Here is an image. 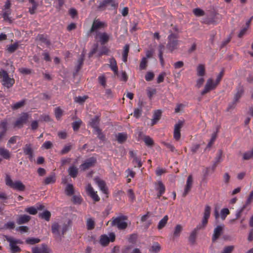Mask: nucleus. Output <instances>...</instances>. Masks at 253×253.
Instances as JSON below:
<instances>
[{
    "instance_id": "1",
    "label": "nucleus",
    "mask_w": 253,
    "mask_h": 253,
    "mask_svg": "<svg viewBox=\"0 0 253 253\" xmlns=\"http://www.w3.org/2000/svg\"><path fill=\"white\" fill-rule=\"evenodd\" d=\"M70 221H68L67 223H64L62 225H60L58 222H53L51 226V230L52 234L55 238L63 236L69 228V223Z\"/></svg>"
},
{
    "instance_id": "2",
    "label": "nucleus",
    "mask_w": 253,
    "mask_h": 253,
    "mask_svg": "<svg viewBox=\"0 0 253 253\" xmlns=\"http://www.w3.org/2000/svg\"><path fill=\"white\" fill-rule=\"evenodd\" d=\"M5 180L6 185L11 188L19 191H24L25 190V185L20 180L13 182L10 177L8 175H6Z\"/></svg>"
},
{
    "instance_id": "3",
    "label": "nucleus",
    "mask_w": 253,
    "mask_h": 253,
    "mask_svg": "<svg viewBox=\"0 0 253 253\" xmlns=\"http://www.w3.org/2000/svg\"><path fill=\"white\" fill-rule=\"evenodd\" d=\"M127 219L126 216H120L116 217H113L111 221L112 226L117 227L119 230H124L127 226V223L125 221Z\"/></svg>"
},
{
    "instance_id": "4",
    "label": "nucleus",
    "mask_w": 253,
    "mask_h": 253,
    "mask_svg": "<svg viewBox=\"0 0 253 253\" xmlns=\"http://www.w3.org/2000/svg\"><path fill=\"white\" fill-rule=\"evenodd\" d=\"M178 36L177 34L171 33L168 37V43L166 47L172 52L174 50L177 48L179 41L177 40Z\"/></svg>"
},
{
    "instance_id": "5",
    "label": "nucleus",
    "mask_w": 253,
    "mask_h": 253,
    "mask_svg": "<svg viewBox=\"0 0 253 253\" xmlns=\"http://www.w3.org/2000/svg\"><path fill=\"white\" fill-rule=\"evenodd\" d=\"M4 237L5 239L9 242L10 249L11 253H16L21 252V249L17 246V244H21L22 242L20 240L15 239L11 237H9L7 235H4Z\"/></svg>"
},
{
    "instance_id": "6",
    "label": "nucleus",
    "mask_w": 253,
    "mask_h": 253,
    "mask_svg": "<svg viewBox=\"0 0 253 253\" xmlns=\"http://www.w3.org/2000/svg\"><path fill=\"white\" fill-rule=\"evenodd\" d=\"M0 78L2 79V84L8 88L11 87L15 83L14 79L9 78L7 72L4 70L0 71Z\"/></svg>"
},
{
    "instance_id": "7",
    "label": "nucleus",
    "mask_w": 253,
    "mask_h": 253,
    "mask_svg": "<svg viewBox=\"0 0 253 253\" xmlns=\"http://www.w3.org/2000/svg\"><path fill=\"white\" fill-rule=\"evenodd\" d=\"M108 5H110L111 7L115 8L117 6V3H115L114 0H103L99 1L97 7V10L104 11L106 9Z\"/></svg>"
},
{
    "instance_id": "8",
    "label": "nucleus",
    "mask_w": 253,
    "mask_h": 253,
    "mask_svg": "<svg viewBox=\"0 0 253 253\" xmlns=\"http://www.w3.org/2000/svg\"><path fill=\"white\" fill-rule=\"evenodd\" d=\"M107 26V24L104 22L100 21L98 19H94L92 22L91 27L89 31L90 33L97 31L99 29L104 28Z\"/></svg>"
},
{
    "instance_id": "9",
    "label": "nucleus",
    "mask_w": 253,
    "mask_h": 253,
    "mask_svg": "<svg viewBox=\"0 0 253 253\" xmlns=\"http://www.w3.org/2000/svg\"><path fill=\"white\" fill-rule=\"evenodd\" d=\"M216 84L213 83L211 79H209L205 85L204 89L201 92V94L203 95L208 93L211 90L214 89L216 87Z\"/></svg>"
},
{
    "instance_id": "10",
    "label": "nucleus",
    "mask_w": 253,
    "mask_h": 253,
    "mask_svg": "<svg viewBox=\"0 0 253 253\" xmlns=\"http://www.w3.org/2000/svg\"><path fill=\"white\" fill-rule=\"evenodd\" d=\"M96 159L93 157L86 159L81 166L83 170H85L91 167H93L96 164Z\"/></svg>"
},
{
    "instance_id": "11",
    "label": "nucleus",
    "mask_w": 253,
    "mask_h": 253,
    "mask_svg": "<svg viewBox=\"0 0 253 253\" xmlns=\"http://www.w3.org/2000/svg\"><path fill=\"white\" fill-rule=\"evenodd\" d=\"M28 114L27 113H23V115L17 119L14 126V127L21 128L23 125L27 123L28 119Z\"/></svg>"
},
{
    "instance_id": "12",
    "label": "nucleus",
    "mask_w": 253,
    "mask_h": 253,
    "mask_svg": "<svg viewBox=\"0 0 253 253\" xmlns=\"http://www.w3.org/2000/svg\"><path fill=\"white\" fill-rule=\"evenodd\" d=\"M183 125V123L182 121H179L177 124L174 125L173 131V137L176 140H178L180 138L181 133L180 129Z\"/></svg>"
},
{
    "instance_id": "13",
    "label": "nucleus",
    "mask_w": 253,
    "mask_h": 253,
    "mask_svg": "<svg viewBox=\"0 0 253 253\" xmlns=\"http://www.w3.org/2000/svg\"><path fill=\"white\" fill-rule=\"evenodd\" d=\"M86 191L88 195L91 197L94 202H98L100 200V198L96 194L97 192L93 190V189L90 184H88L86 188Z\"/></svg>"
},
{
    "instance_id": "14",
    "label": "nucleus",
    "mask_w": 253,
    "mask_h": 253,
    "mask_svg": "<svg viewBox=\"0 0 253 253\" xmlns=\"http://www.w3.org/2000/svg\"><path fill=\"white\" fill-rule=\"evenodd\" d=\"M193 183V178L191 175H188L187 181H186V184L185 186L184 191L182 194L183 197H185L188 192L191 190V188L192 187Z\"/></svg>"
},
{
    "instance_id": "15",
    "label": "nucleus",
    "mask_w": 253,
    "mask_h": 253,
    "mask_svg": "<svg viewBox=\"0 0 253 253\" xmlns=\"http://www.w3.org/2000/svg\"><path fill=\"white\" fill-rule=\"evenodd\" d=\"M223 228V226L221 225H218L215 228H214L213 230V234L211 239L213 242H215L222 234Z\"/></svg>"
},
{
    "instance_id": "16",
    "label": "nucleus",
    "mask_w": 253,
    "mask_h": 253,
    "mask_svg": "<svg viewBox=\"0 0 253 253\" xmlns=\"http://www.w3.org/2000/svg\"><path fill=\"white\" fill-rule=\"evenodd\" d=\"M31 218V217L27 214L19 215L16 219V223L19 225L25 224L28 222Z\"/></svg>"
},
{
    "instance_id": "17",
    "label": "nucleus",
    "mask_w": 253,
    "mask_h": 253,
    "mask_svg": "<svg viewBox=\"0 0 253 253\" xmlns=\"http://www.w3.org/2000/svg\"><path fill=\"white\" fill-rule=\"evenodd\" d=\"M138 107L135 108L133 112V116L135 118H139L142 114V107L144 106L143 102L141 101H139L137 103Z\"/></svg>"
},
{
    "instance_id": "18",
    "label": "nucleus",
    "mask_w": 253,
    "mask_h": 253,
    "mask_svg": "<svg viewBox=\"0 0 253 253\" xmlns=\"http://www.w3.org/2000/svg\"><path fill=\"white\" fill-rule=\"evenodd\" d=\"M23 152L25 155H28L30 161H32L34 157V154L33 150L31 147V144H26L23 148Z\"/></svg>"
},
{
    "instance_id": "19",
    "label": "nucleus",
    "mask_w": 253,
    "mask_h": 253,
    "mask_svg": "<svg viewBox=\"0 0 253 253\" xmlns=\"http://www.w3.org/2000/svg\"><path fill=\"white\" fill-rule=\"evenodd\" d=\"M94 180L95 183L98 185L100 189L104 193L107 194V189L106 187V183L105 181L99 177H95L94 178Z\"/></svg>"
},
{
    "instance_id": "20",
    "label": "nucleus",
    "mask_w": 253,
    "mask_h": 253,
    "mask_svg": "<svg viewBox=\"0 0 253 253\" xmlns=\"http://www.w3.org/2000/svg\"><path fill=\"white\" fill-rule=\"evenodd\" d=\"M162 111L161 110H155L153 115V119L151 125L154 126L161 119L162 116Z\"/></svg>"
},
{
    "instance_id": "21",
    "label": "nucleus",
    "mask_w": 253,
    "mask_h": 253,
    "mask_svg": "<svg viewBox=\"0 0 253 253\" xmlns=\"http://www.w3.org/2000/svg\"><path fill=\"white\" fill-rule=\"evenodd\" d=\"M49 250L45 244H42L40 248H35L32 253H49Z\"/></svg>"
},
{
    "instance_id": "22",
    "label": "nucleus",
    "mask_w": 253,
    "mask_h": 253,
    "mask_svg": "<svg viewBox=\"0 0 253 253\" xmlns=\"http://www.w3.org/2000/svg\"><path fill=\"white\" fill-rule=\"evenodd\" d=\"M97 35L99 36V42L102 45L106 44L109 41L110 36L105 32L99 33Z\"/></svg>"
},
{
    "instance_id": "23",
    "label": "nucleus",
    "mask_w": 253,
    "mask_h": 253,
    "mask_svg": "<svg viewBox=\"0 0 253 253\" xmlns=\"http://www.w3.org/2000/svg\"><path fill=\"white\" fill-rule=\"evenodd\" d=\"M36 40L44 43L47 46H49L51 44L50 41L47 38V36L43 34H39L37 36Z\"/></svg>"
},
{
    "instance_id": "24",
    "label": "nucleus",
    "mask_w": 253,
    "mask_h": 253,
    "mask_svg": "<svg viewBox=\"0 0 253 253\" xmlns=\"http://www.w3.org/2000/svg\"><path fill=\"white\" fill-rule=\"evenodd\" d=\"M100 123L99 117L98 116H95L93 118H91L89 121V125L95 129L98 128V126Z\"/></svg>"
},
{
    "instance_id": "25",
    "label": "nucleus",
    "mask_w": 253,
    "mask_h": 253,
    "mask_svg": "<svg viewBox=\"0 0 253 253\" xmlns=\"http://www.w3.org/2000/svg\"><path fill=\"white\" fill-rule=\"evenodd\" d=\"M110 65H109L111 70L114 72L115 75H117L118 72L117 62L115 59L112 57L109 59Z\"/></svg>"
},
{
    "instance_id": "26",
    "label": "nucleus",
    "mask_w": 253,
    "mask_h": 253,
    "mask_svg": "<svg viewBox=\"0 0 253 253\" xmlns=\"http://www.w3.org/2000/svg\"><path fill=\"white\" fill-rule=\"evenodd\" d=\"M56 181L55 174L51 173L49 175L46 177L43 181V184L45 185L51 183H54Z\"/></svg>"
},
{
    "instance_id": "27",
    "label": "nucleus",
    "mask_w": 253,
    "mask_h": 253,
    "mask_svg": "<svg viewBox=\"0 0 253 253\" xmlns=\"http://www.w3.org/2000/svg\"><path fill=\"white\" fill-rule=\"evenodd\" d=\"M0 156L3 159L9 160L11 157V155L9 151L3 147H0Z\"/></svg>"
},
{
    "instance_id": "28",
    "label": "nucleus",
    "mask_w": 253,
    "mask_h": 253,
    "mask_svg": "<svg viewBox=\"0 0 253 253\" xmlns=\"http://www.w3.org/2000/svg\"><path fill=\"white\" fill-rule=\"evenodd\" d=\"M244 88L243 86H239L237 88V92L235 94L233 98V100L235 101L238 102L240 98L241 97L242 95L244 92Z\"/></svg>"
},
{
    "instance_id": "29",
    "label": "nucleus",
    "mask_w": 253,
    "mask_h": 253,
    "mask_svg": "<svg viewBox=\"0 0 253 253\" xmlns=\"http://www.w3.org/2000/svg\"><path fill=\"white\" fill-rule=\"evenodd\" d=\"M84 61V55L81 54L80 57L78 59L77 65L75 67L76 73H78V72L82 69Z\"/></svg>"
},
{
    "instance_id": "30",
    "label": "nucleus",
    "mask_w": 253,
    "mask_h": 253,
    "mask_svg": "<svg viewBox=\"0 0 253 253\" xmlns=\"http://www.w3.org/2000/svg\"><path fill=\"white\" fill-rule=\"evenodd\" d=\"M182 230V226L180 224H177L175 227L172 235V238L174 239L178 237Z\"/></svg>"
},
{
    "instance_id": "31",
    "label": "nucleus",
    "mask_w": 253,
    "mask_h": 253,
    "mask_svg": "<svg viewBox=\"0 0 253 253\" xmlns=\"http://www.w3.org/2000/svg\"><path fill=\"white\" fill-rule=\"evenodd\" d=\"M68 171L69 175L72 178H76L77 176L78 169L74 166L69 167Z\"/></svg>"
},
{
    "instance_id": "32",
    "label": "nucleus",
    "mask_w": 253,
    "mask_h": 253,
    "mask_svg": "<svg viewBox=\"0 0 253 253\" xmlns=\"http://www.w3.org/2000/svg\"><path fill=\"white\" fill-rule=\"evenodd\" d=\"M39 216L42 219H44L46 221H48L51 217V213L49 211L45 210L43 212L39 214Z\"/></svg>"
},
{
    "instance_id": "33",
    "label": "nucleus",
    "mask_w": 253,
    "mask_h": 253,
    "mask_svg": "<svg viewBox=\"0 0 253 253\" xmlns=\"http://www.w3.org/2000/svg\"><path fill=\"white\" fill-rule=\"evenodd\" d=\"M164 49V45L162 44H160L158 46V56L160 62L162 66L164 65V60L163 57V50Z\"/></svg>"
},
{
    "instance_id": "34",
    "label": "nucleus",
    "mask_w": 253,
    "mask_h": 253,
    "mask_svg": "<svg viewBox=\"0 0 253 253\" xmlns=\"http://www.w3.org/2000/svg\"><path fill=\"white\" fill-rule=\"evenodd\" d=\"M206 73L205 66L203 64H199L197 67V74L199 77H203Z\"/></svg>"
},
{
    "instance_id": "35",
    "label": "nucleus",
    "mask_w": 253,
    "mask_h": 253,
    "mask_svg": "<svg viewBox=\"0 0 253 253\" xmlns=\"http://www.w3.org/2000/svg\"><path fill=\"white\" fill-rule=\"evenodd\" d=\"M129 46L128 44H126L124 47L123 52L122 53L123 60L124 62L127 61L128 53L129 52Z\"/></svg>"
},
{
    "instance_id": "36",
    "label": "nucleus",
    "mask_w": 253,
    "mask_h": 253,
    "mask_svg": "<svg viewBox=\"0 0 253 253\" xmlns=\"http://www.w3.org/2000/svg\"><path fill=\"white\" fill-rule=\"evenodd\" d=\"M127 138V136L126 134L124 133H119L117 140L119 143L122 144L126 140Z\"/></svg>"
},
{
    "instance_id": "37",
    "label": "nucleus",
    "mask_w": 253,
    "mask_h": 253,
    "mask_svg": "<svg viewBox=\"0 0 253 253\" xmlns=\"http://www.w3.org/2000/svg\"><path fill=\"white\" fill-rule=\"evenodd\" d=\"M168 219L169 218L168 215H166L164 216V217L159 221L158 225V229H161L164 228L166 226Z\"/></svg>"
},
{
    "instance_id": "38",
    "label": "nucleus",
    "mask_w": 253,
    "mask_h": 253,
    "mask_svg": "<svg viewBox=\"0 0 253 253\" xmlns=\"http://www.w3.org/2000/svg\"><path fill=\"white\" fill-rule=\"evenodd\" d=\"M110 242L109 237L106 235H103L100 236V243L103 246H106Z\"/></svg>"
},
{
    "instance_id": "39",
    "label": "nucleus",
    "mask_w": 253,
    "mask_h": 253,
    "mask_svg": "<svg viewBox=\"0 0 253 253\" xmlns=\"http://www.w3.org/2000/svg\"><path fill=\"white\" fill-rule=\"evenodd\" d=\"M7 120L5 119L2 120L0 122V129H1V131L0 132L6 134V131L7 130Z\"/></svg>"
},
{
    "instance_id": "40",
    "label": "nucleus",
    "mask_w": 253,
    "mask_h": 253,
    "mask_svg": "<svg viewBox=\"0 0 253 253\" xmlns=\"http://www.w3.org/2000/svg\"><path fill=\"white\" fill-rule=\"evenodd\" d=\"M63 110L58 107L55 109L54 113L56 119L57 120H60L63 114Z\"/></svg>"
},
{
    "instance_id": "41",
    "label": "nucleus",
    "mask_w": 253,
    "mask_h": 253,
    "mask_svg": "<svg viewBox=\"0 0 253 253\" xmlns=\"http://www.w3.org/2000/svg\"><path fill=\"white\" fill-rule=\"evenodd\" d=\"M161 250V246L158 243H155L151 247L149 251L154 253H158Z\"/></svg>"
},
{
    "instance_id": "42",
    "label": "nucleus",
    "mask_w": 253,
    "mask_h": 253,
    "mask_svg": "<svg viewBox=\"0 0 253 253\" xmlns=\"http://www.w3.org/2000/svg\"><path fill=\"white\" fill-rule=\"evenodd\" d=\"M66 194L68 196H71L74 193L73 186L71 184H68L65 188Z\"/></svg>"
},
{
    "instance_id": "43",
    "label": "nucleus",
    "mask_w": 253,
    "mask_h": 253,
    "mask_svg": "<svg viewBox=\"0 0 253 253\" xmlns=\"http://www.w3.org/2000/svg\"><path fill=\"white\" fill-rule=\"evenodd\" d=\"M197 233L196 230H193L190 233L188 238V241L191 244H194L196 239Z\"/></svg>"
},
{
    "instance_id": "44",
    "label": "nucleus",
    "mask_w": 253,
    "mask_h": 253,
    "mask_svg": "<svg viewBox=\"0 0 253 253\" xmlns=\"http://www.w3.org/2000/svg\"><path fill=\"white\" fill-rule=\"evenodd\" d=\"M25 104V101L24 100H21L19 102H16L14 104L11 106V109L15 110L18 109L19 108L24 106Z\"/></svg>"
},
{
    "instance_id": "45",
    "label": "nucleus",
    "mask_w": 253,
    "mask_h": 253,
    "mask_svg": "<svg viewBox=\"0 0 253 253\" xmlns=\"http://www.w3.org/2000/svg\"><path fill=\"white\" fill-rule=\"evenodd\" d=\"M72 149V145L69 144L68 145H65L63 148L61 150L59 154L60 155H64L69 152Z\"/></svg>"
},
{
    "instance_id": "46",
    "label": "nucleus",
    "mask_w": 253,
    "mask_h": 253,
    "mask_svg": "<svg viewBox=\"0 0 253 253\" xmlns=\"http://www.w3.org/2000/svg\"><path fill=\"white\" fill-rule=\"evenodd\" d=\"M40 242V239L35 238H28L25 242L27 244L34 245Z\"/></svg>"
},
{
    "instance_id": "47",
    "label": "nucleus",
    "mask_w": 253,
    "mask_h": 253,
    "mask_svg": "<svg viewBox=\"0 0 253 253\" xmlns=\"http://www.w3.org/2000/svg\"><path fill=\"white\" fill-rule=\"evenodd\" d=\"M18 47V43H14L9 45H7V51L10 53L14 52Z\"/></svg>"
},
{
    "instance_id": "48",
    "label": "nucleus",
    "mask_w": 253,
    "mask_h": 253,
    "mask_svg": "<svg viewBox=\"0 0 253 253\" xmlns=\"http://www.w3.org/2000/svg\"><path fill=\"white\" fill-rule=\"evenodd\" d=\"M88 98L87 96H78L74 98V101L80 104H83L85 101V100Z\"/></svg>"
},
{
    "instance_id": "49",
    "label": "nucleus",
    "mask_w": 253,
    "mask_h": 253,
    "mask_svg": "<svg viewBox=\"0 0 253 253\" xmlns=\"http://www.w3.org/2000/svg\"><path fill=\"white\" fill-rule=\"evenodd\" d=\"M143 141L145 145L148 146H152L154 145V141L153 139L149 136H145L143 139Z\"/></svg>"
},
{
    "instance_id": "50",
    "label": "nucleus",
    "mask_w": 253,
    "mask_h": 253,
    "mask_svg": "<svg viewBox=\"0 0 253 253\" xmlns=\"http://www.w3.org/2000/svg\"><path fill=\"white\" fill-rule=\"evenodd\" d=\"M109 52V49L105 46H103L101 47V49L98 53L97 56L101 57L103 55H107Z\"/></svg>"
},
{
    "instance_id": "51",
    "label": "nucleus",
    "mask_w": 253,
    "mask_h": 253,
    "mask_svg": "<svg viewBox=\"0 0 253 253\" xmlns=\"http://www.w3.org/2000/svg\"><path fill=\"white\" fill-rule=\"evenodd\" d=\"M95 223L93 219L88 218L86 221V227L88 230H91L94 228Z\"/></svg>"
},
{
    "instance_id": "52",
    "label": "nucleus",
    "mask_w": 253,
    "mask_h": 253,
    "mask_svg": "<svg viewBox=\"0 0 253 253\" xmlns=\"http://www.w3.org/2000/svg\"><path fill=\"white\" fill-rule=\"evenodd\" d=\"M217 131H218V129L216 128V132H214L212 134L211 140H210V142L208 143L206 148H210L212 145L213 142L214 141V140L216 139Z\"/></svg>"
},
{
    "instance_id": "53",
    "label": "nucleus",
    "mask_w": 253,
    "mask_h": 253,
    "mask_svg": "<svg viewBox=\"0 0 253 253\" xmlns=\"http://www.w3.org/2000/svg\"><path fill=\"white\" fill-rule=\"evenodd\" d=\"M147 65V61L146 57H143L139 64V69L140 70L146 69Z\"/></svg>"
},
{
    "instance_id": "54",
    "label": "nucleus",
    "mask_w": 253,
    "mask_h": 253,
    "mask_svg": "<svg viewBox=\"0 0 253 253\" xmlns=\"http://www.w3.org/2000/svg\"><path fill=\"white\" fill-rule=\"evenodd\" d=\"M94 131L96 132L97 134V137L101 140H104L105 139V135L102 132L101 130L98 127L95 129H94Z\"/></svg>"
},
{
    "instance_id": "55",
    "label": "nucleus",
    "mask_w": 253,
    "mask_h": 253,
    "mask_svg": "<svg viewBox=\"0 0 253 253\" xmlns=\"http://www.w3.org/2000/svg\"><path fill=\"white\" fill-rule=\"evenodd\" d=\"M25 211L32 215H35L37 213V209L34 207H30L25 209Z\"/></svg>"
},
{
    "instance_id": "56",
    "label": "nucleus",
    "mask_w": 253,
    "mask_h": 253,
    "mask_svg": "<svg viewBox=\"0 0 253 253\" xmlns=\"http://www.w3.org/2000/svg\"><path fill=\"white\" fill-rule=\"evenodd\" d=\"M193 13L197 16H204L205 12L199 8H196L193 10Z\"/></svg>"
},
{
    "instance_id": "57",
    "label": "nucleus",
    "mask_w": 253,
    "mask_h": 253,
    "mask_svg": "<svg viewBox=\"0 0 253 253\" xmlns=\"http://www.w3.org/2000/svg\"><path fill=\"white\" fill-rule=\"evenodd\" d=\"M158 187L156 188V190L159 192L164 193L165 192V186L162 181H159L158 183Z\"/></svg>"
},
{
    "instance_id": "58",
    "label": "nucleus",
    "mask_w": 253,
    "mask_h": 253,
    "mask_svg": "<svg viewBox=\"0 0 253 253\" xmlns=\"http://www.w3.org/2000/svg\"><path fill=\"white\" fill-rule=\"evenodd\" d=\"M222 155V151L221 150L219 149L217 151V155L214 158V162L216 164H218L221 161V158Z\"/></svg>"
},
{
    "instance_id": "59",
    "label": "nucleus",
    "mask_w": 253,
    "mask_h": 253,
    "mask_svg": "<svg viewBox=\"0 0 253 253\" xmlns=\"http://www.w3.org/2000/svg\"><path fill=\"white\" fill-rule=\"evenodd\" d=\"M230 213L229 210L227 208H224L221 210V217L222 220H224L226 216Z\"/></svg>"
},
{
    "instance_id": "60",
    "label": "nucleus",
    "mask_w": 253,
    "mask_h": 253,
    "mask_svg": "<svg viewBox=\"0 0 253 253\" xmlns=\"http://www.w3.org/2000/svg\"><path fill=\"white\" fill-rule=\"evenodd\" d=\"M98 43H95L93 45L92 48L91 50L88 54L89 57H92V55L97 52V51L98 50Z\"/></svg>"
},
{
    "instance_id": "61",
    "label": "nucleus",
    "mask_w": 253,
    "mask_h": 253,
    "mask_svg": "<svg viewBox=\"0 0 253 253\" xmlns=\"http://www.w3.org/2000/svg\"><path fill=\"white\" fill-rule=\"evenodd\" d=\"M155 75L152 72H147L145 76L146 81L149 82L152 81L154 78Z\"/></svg>"
},
{
    "instance_id": "62",
    "label": "nucleus",
    "mask_w": 253,
    "mask_h": 253,
    "mask_svg": "<svg viewBox=\"0 0 253 253\" xmlns=\"http://www.w3.org/2000/svg\"><path fill=\"white\" fill-rule=\"evenodd\" d=\"M81 123H82L81 121H78L73 122L72 123V126L73 129L74 131H77L79 129L81 124Z\"/></svg>"
},
{
    "instance_id": "63",
    "label": "nucleus",
    "mask_w": 253,
    "mask_h": 253,
    "mask_svg": "<svg viewBox=\"0 0 253 253\" xmlns=\"http://www.w3.org/2000/svg\"><path fill=\"white\" fill-rule=\"evenodd\" d=\"M211 207L208 205H206L204 210V216L209 218L211 214Z\"/></svg>"
},
{
    "instance_id": "64",
    "label": "nucleus",
    "mask_w": 253,
    "mask_h": 253,
    "mask_svg": "<svg viewBox=\"0 0 253 253\" xmlns=\"http://www.w3.org/2000/svg\"><path fill=\"white\" fill-rule=\"evenodd\" d=\"M233 246H229L225 247L222 253H231L234 250Z\"/></svg>"
}]
</instances>
